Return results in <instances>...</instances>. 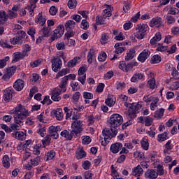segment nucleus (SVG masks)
Instances as JSON below:
<instances>
[{"label": "nucleus", "mask_w": 179, "mask_h": 179, "mask_svg": "<svg viewBox=\"0 0 179 179\" xmlns=\"http://www.w3.org/2000/svg\"><path fill=\"white\" fill-rule=\"evenodd\" d=\"M58 131H61V126H50L49 127V133L53 139H58L59 136Z\"/></svg>", "instance_id": "nucleus-12"}, {"label": "nucleus", "mask_w": 179, "mask_h": 179, "mask_svg": "<svg viewBox=\"0 0 179 179\" xmlns=\"http://www.w3.org/2000/svg\"><path fill=\"white\" fill-rule=\"evenodd\" d=\"M40 157H36L34 159H31V166H34V167H36V166H38V164H40Z\"/></svg>", "instance_id": "nucleus-64"}, {"label": "nucleus", "mask_w": 179, "mask_h": 179, "mask_svg": "<svg viewBox=\"0 0 179 179\" xmlns=\"http://www.w3.org/2000/svg\"><path fill=\"white\" fill-rule=\"evenodd\" d=\"M6 16L7 20L8 17H9L10 19H15V17H17V13L12 10H8V15L6 14Z\"/></svg>", "instance_id": "nucleus-54"}, {"label": "nucleus", "mask_w": 179, "mask_h": 179, "mask_svg": "<svg viewBox=\"0 0 179 179\" xmlns=\"http://www.w3.org/2000/svg\"><path fill=\"white\" fill-rule=\"evenodd\" d=\"M124 106L129 107L128 113L130 117H135V114H138L140 108H142V103L138 102V103H129L128 102H125Z\"/></svg>", "instance_id": "nucleus-6"}, {"label": "nucleus", "mask_w": 179, "mask_h": 179, "mask_svg": "<svg viewBox=\"0 0 179 179\" xmlns=\"http://www.w3.org/2000/svg\"><path fill=\"white\" fill-rule=\"evenodd\" d=\"M162 26V17H154L150 22V27H160Z\"/></svg>", "instance_id": "nucleus-22"}, {"label": "nucleus", "mask_w": 179, "mask_h": 179, "mask_svg": "<svg viewBox=\"0 0 179 179\" xmlns=\"http://www.w3.org/2000/svg\"><path fill=\"white\" fill-rule=\"evenodd\" d=\"M151 64H159L162 62V57L158 55H155L151 58Z\"/></svg>", "instance_id": "nucleus-52"}, {"label": "nucleus", "mask_w": 179, "mask_h": 179, "mask_svg": "<svg viewBox=\"0 0 179 179\" xmlns=\"http://www.w3.org/2000/svg\"><path fill=\"white\" fill-rule=\"evenodd\" d=\"M22 56L23 55L20 53V52H16L13 53L12 62L15 64V62L20 61V59L22 58Z\"/></svg>", "instance_id": "nucleus-39"}, {"label": "nucleus", "mask_w": 179, "mask_h": 179, "mask_svg": "<svg viewBox=\"0 0 179 179\" xmlns=\"http://www.w3.org/2000/svg\"><path fill=\"white\" fill-rule=\"evenodd\" d=\"M157 103H159V98L155 97L152 102L150 103V110L155 111L157 108Z\"/></svg>", "instance_id": "nucleus-47"}, {"label": "nucleus", "mask_w": 179, "mask_h": 179, "mask_svg": "<svg viewBox=\"0 0 179 179\" xmlns=\"http://www.w3.org/2000/svg\"><path fill=\"white\" fill-rule=\"evenodd\" d=\"M131 174L134 177H140L142 176V174H143V169H142V166H141V165H137L136 167H134L132 169Z\"/></svg>", "instance_id": "nucleus-23"}, {"label": "nucleus", "mask_w": 179, "mask_h": 179, "mask_svg": "<svg viewBox=\"0 0 179 179\" xmlns=\"http://www.w3.org/2000/svg\"><path fill=\"white\" fill-rule=\"evenodd\" d=\"M36 133L40 135L41 138H44L47 134V128H45V127L38 125L36 127Z\"/></svg>", "instance_id": "nucleus-30"}, {"label": "nucleus", "mask_w": 179, "mask_h": 179, "mask_svg": "<svg viewBox=\"0 0 179 179\" xmlns=\"http://www.w3.org/2000/svg\"><path fill=\"white\" fill-rule=\"evenodd\" d=\"M155 131H156V127L152 126L150 127V131H146V134L150 138H155V136H156V132H155Z\"/></svg>", "instance_id": "nucleus-44"}, {"label": "nucleus", "mask_w": 179, "mask_h": 179, "mask_svg": "<svg viewBox=\"0 0 179 179\" xmlns=\"http://www.w3.org/2000/svg\"><path fill=\"white\" fill-rule=\"evenodd\" d=\"M124 122V118L122 116L118 113H115L110 115L109 120V125L110 128H114V129H117L118 127L122 124Z\"/></svg>", "instance_id": "nucleus-4"}, {"label": "nucleus", "mask_w": 179, "mask_h": 179, "mask_svg": "<svg viewBox=\"0 0 179 179\" xmlns=\"http://www.w3.org/2000/svg\"><path fill=\"white\" fill-rule=\"evenodd\" d=\"M94 50L90 49L87 55V62L92 64L94 59H96V56L94 55Z\"/></svg>", "instance_id": "nucleus-38"}, {"label": "nucleus", "mask_w": 179, "mask_h": 179, "mask_svg": "<svg viewBox=\"0 0 179 179\" xmlns=\"http://www.w3.org/2000/svg\"><path fill=\"white\" fill-rule=\"evenodd\" d=\"M10 42L13 45L22 44V36H15L10 39Z\"/></svg>", "instance_id": "nucleus-45"}, {"label": "nucleus", "mask_w": 179, "mask_h": 179, "mask_svg": "<svg viewBox=\"0 0 179 179\" xmlns=\"http://www.w3.org/2000/svg\"><path fill=\"white\" fill-rule=\"evenodd\" d=\"M2 163L3 167H5L6 169H9L10 167V158H9V156L4 155L3 157Z\"/></svg>", "instance_id": "nucleus-36"}, {"label": "nucleus", "mask_w": 179, "mask_h": 179, "mask_svg": "<svg viewBox=\"0 0 179 179\" xmlns=\"http://www.w3.org/2000/svg\"><path fill=\"white\" fill-rule=\"evenodd\" d=\"M55 151L54 150H50L49 152H48L46 154H45V157H46V160L48 161V160H52V159H54L55 157Z\"/></svg>", "instance_id": "nucleus-50"}, {"label": "nucleus", "mask_w": 179, "mask_h": 179, "mask_svg": "<svg viewBox=\"0 0 179 179\" xmlns=\"http://www.w3.org/2000/svg\"><path fill=\"white\" fill-rule=\"evenodd\" d=\"M76 157L77 159L79 160L80 159H83V157H86V152H85V150H83V148H79L76 153Z\"/></svg>", "instance_id": "nucleus-40"}, {"label": "nucleus", "mask_w": 179, "mask_h": 179, "mask_svg": "<svg viewBox=\"0 0 179 179\" xmlns=\"http://www.w3.org/2000/svg\"><path fill=\"white\" fill-rule=\"evenodd\" d=\"M87 71V68L85 65L82 66L79 68L78 71V77L77 80L78 82L81 83V85H85L86 83V71Z\"/></svg>", "instance_id": "nucleus-9"}, {"label": "nucleus", "mask_w": 179, "mask_h": 179, "mask_svg": "<svg viewBox=\"0 0 179 179\" xmlns=\"http://www.w3.org/2000/svg\"><path fill=\"white\" fill-rule=\"evenodd\" d=\"M14 135L15 139L18 141H24L26 139V134L23 131H16L13 134Z\"/></svg>", "instance_id": "nucleus-35"}, {"label": "nucleus", "mask_w": 179, "mask_h": 179, "mask_svg": "<svg viewBox=\"0 0 179 179\" xmlns=\"http://www.w3.org/2000/svg\"><path fill=\"white\" fill-rule=\"evenodd\" d=\"M148 85L150 89L153 90V89L156 88V80H155V78L150 79L148 82Z\"/></svg>", "instance_id": "nucleus-61"}, {"label": "nucleus", "mask_w": 179, "mask_h": 179, "mask_svg": "<svg viewBox=\"0 0 179 179\" xmlns=\"http://www.w3.org/2000/svg\"><path fill=\"white\" fill-rule=\"evenodd\" d=\"M167 139H169V131H167L157 135V140L158 142H164V141H167Z\"/></svg>", "instance_id": "nucleus-34"}, {"label": "nucleus", "mask_w": 179, "mask_h": 179, "mask_svg": "<svg viewBox=\"0 0 179 179\" xmlns=\"http://www.w3.org/2000/svg\"><path fill=\"white\" fill-rule=\"evenodd\" d=\"M67 5L69 9H75V8H76V6L78 5V2L76 1V0H69Z\"/></svg>", "instance_id": "nucleus-60"}, {"label": "nucleus", "mask_w": 179, "mask_h": 179, "mask_svg": "<svg viewBox=\"0 0 179 179\" xmlns=\"http://www.w3.org/2000/svg\"><path fill=\"white\" fill-rule=\"evenodd\" d=\"M141 145L143 150H149V141L146 138H143L141 141Z\"/></svg>", "instance_id": "nucleus-41"}, {"label": "nucleus", "mask_w": 179, "mask_h": 179, "mask_svg": "<svg viewBox=\"0 0 179 179\" xmlns=\"http://www.w3.org/2000/svg\"><path fill=\"white\" fill-rule=\"evenodd\" d=\"M105 8H106L103 11V17H96L97 24H104V19H106V17H110V16L112 15L111 13L113 12V8L111 6L106 5Z\"/></svg>", "instance_id": "nucleus-7"}, {"label": "nucleus", "mask_w": 179, "mask_h": 179, "mask_svg": "<svg viewBox=\"0 0 179 179\" xmlns=\"http://www.w3.org/2000/svg\"><path fill=\"white\" fill-rule=\"evenodd\" d=\"M139 143V140L138 139H133L131 141H127L124 146L127 149H129V150H132L134 148H135V145H138Z\"/></svg>", "instance_id": "nucleus-26"}, {"label": "nucleus", "mask_w": 179, "mask_h": 179, "mask_svg": "<svg viewBox=\"0 0 179 179\" xmlns=\"http://www.w3.org/2000/svg\"><path fill=\"white\" fill-rule=\"evenodd\" d=\"M8 20V15L3 10L0 11V24H5V22ZM5 31L3 27H0V36L3 34Z\"/></svg>", "instance_id": "nucleus-15"}, {"label": "nucleus", "mask_w": 179, "mask_h": 179, "mask_svg": "<svg viewBox=\"0 0 179 179\" xmlns=\"http://www.w3.org/2000/svg\"><path fill=\"white\" fill-rule=\"evenodd\" d=\"M76 24V22H75V21L73 20L68 21L65 24L66 30L69 31V30H71V29H73Z\"/></svg>", "instance_id": "nucleus-46"}, {"label": "nucleus", "mask_w": 179, "mask_h": 179, "mask_svg": "<svg viewBox=\"0 0 179 179\" xmlns=\"http://www.w3.org/2000/svg\"><path fill=\"white\" fill-rule=\"evenodd\" d=\"M150 57V50L148 49L143 50L138 56V60L140 62H145Z\"/></svg>", "instance_id": "nucleus-13"}, {"label": "nucleus", "mask_w": 179, "mask_h": 179, "mask_svg": "<svg viewBox=\"0 0 179 179\" xmlns=\"http://www.w3.org/2000/svg\"><path fill=\"white\" fill-rule=\"evenodd\" d=\"M136 66V64L134 63H129L127 64V62L122 61L120 62L119 64V68L121 69V71H123V72H129L134 69V66Z\"/></svg>", "instance_id": "nucleus-11"}, {"label": "nucleus", "mask_w": 179, "mask_h": 179, "mask_svg": "<svg viewBox=\"0 0 179 179\" xmlns=\"http://www.w3.org/2000/svg\"><path fill=\"white\" fill-rule=\"evenodd\" d=\"M63 110L66 114V120H69L73 114V109L69 108L68 106H65Z\"/></svg>", "instance_id": "nucleus-37"}, {"label": "nucleus", "mask_w": 179, "mask_h": 179, "mask_svg": "<svg viewBox=\"0 0 179 179\" xmlns=\"http://www.w3.org/2000/svg\"><path fill=\"white\" fill-rule=\"evenodd\" d=\"M3 99L7 103H8V101H10V99H12V89L7 88L4 90L3 94Z\"/></svg>", "instance_id": "nucleus-27"}, {"label": "nucleus", "mask_w": 179, "mask_h": 179, "mask_svg": "<svg viewBox=\"0 0 179 179\" xmlns=\"http://www.w3.org/2000/svg\"><path fill=\"white\" fill-rule=\"evenodd\" d=\"M164 115V109L160 108L159 110L155 111L154 117L155 118H162Z\"/></svg>", "instance_id": "nucleus-53"}, {"label": "nucleus", "mask_w": 179, "mask_h": 179, "mask_svg": "<svg viewBox=\"0 0 179 179\" xmlns=\"http://www.w3.org/2000/svg\"><path fill=\"white\" fill-rule=\"evenodd\" d=\"M68 73H69V69H62L56 75V78L59 79V78H62V76H65V75H68Z\"/></svg>", "instance_id": "nucleus-42"}, {"label": "nucleus", "mask_w": 179, "mask_h": 179, "mask_svg": "<svg viewBox=\"0 0 179 179\" xmlns=\"http://www.w3.org/2000/svg\"><path fill=\"white\" fill-rule=\"evenodd\" d=\"M143 78H145V76L142 73H136L131 77V82L136 83L138 80H142Z\"/></svg>", "instance_id": "nucleus-32"}, {"label": "nucleus", "mask_w": 179, "mask_h": 179, "mask_svg": "<svg viewBox=\"0 0 179 179\" xmlns=\"http://www.w3.org/2000/svg\"><path fill=\"white\" fill-rule=\"evenodd\" d=\"M145 177L148 179H156L157 178V172L155 169H148L145 173Z\"/></svg>", "instance_id": "nucleus-21"}, {"label": "nucleus", "mask_w": 179, "mask_h": 179, "mask_svg": "<svg viewBox=\"0 0 179 179\" xmlns=\"http://www.w3.org/2000/svg\"><path fill=\"white\" fill-rule=\"evenodd\" d=\"M157 174L158 176H164V169L161 164L157 166Z\"/></svg>", "instance_id": "nucleus-63"}, {"label": "nucleus", "mask_w": 179, "mask_h": 179, "mask_svg": "<svg viewBox=\"0 0 179 179\" xmlns=\"http://www.w3.org/2000/svg\"><path fill=\"white\" fill-rule=\"evenodd\" d=\"M117 134L118 131L115 129H113V128L110 129H104L102 131V135L103 138L101 140V145L102 146H107V145H108V143H110V141H111L113 138H115Z\"/></svg>", "instance_id": "nucleus-1"}, {"label": "nucleus", "mask_w": 179, "mask_h": 179, "mask_svg": "<svg viewBox=\"0 0 179 179\" xmlns=\"http://www.w3.org/2000/svg\"><path fill=\"white\" fill-rule=\"evenodd\" d=\"M43 62V59H38L34 62H30V66L31 68H37V66H40L41 65V63Z\"/></svg>", "instance_id": "nucleus-51"}, {"label": "nucleus", "mask_w": 179, "mask_h": 179, "mask_svg": "<svg viewBox=\"0 0 179 179\" xmlns=\"http://www.w3.org/2000/svg\"><path fill=\"white\" fill-rule=\"evenodd\" d=\"M105 103L106 106L108 107H113L114 106V104H115V101L113 99V98L108 96L106 100H105Z\"/></svg>", "instance_id": "nucleus-57"}, {"label": "nucleus", "mask_w": 179, "mask_h": 179, "mask_svg": "<svg viewBox=\"0 0 179 179\" xmlns=\"http://www.w3.org/2000/svg\"><path fill=\"white\" fill-rule=\"evenodd\" d=\"M80 62V57H76L73 59L70 60L67 63L68 68H73V66H76V64H79Z\"/></svg>", "instance_id": "nucleus-33"}, {"label": "nucleus", "mask_w": 179, "mask_h": 179, "mask_svg": "<svg viewBox=\"0 0 179 179\" xmlns=\"http://www.w3.org/2000/svg\"><path fill=\"white\" fill-rule=\"evenodd\" d=\"M83 145H89L92 142V138L89 136H83L81 137Z\"/></svg>", "instance_id": "nucleus-48"}, {"label": "nucleus", "mask_w": 179, "mask_h": 179, "mask_svg": "<svg viewBox=\"0 0 179 179\" xmlns=\"http://www.w3.org/2000/svg\"><path fill=\"white\" fill-rule=\"evenodd\" d=\"M113 34L115 36V40H117V41H122V40L125 39V36L122 32H120L118 29H115L113 31Z\"/></svg>", "instance_id": "nucleus-28"}, {"label": "nucleus", "mask_w": 179, "mask_h": 179, "mask_svg": "<svg viewBox=\"0 0 179 179\" xmlns=\"http://www.w3.org/2000/svg\"><path fill=\"white\" fill-rule=\"evenodd\" d=\"M115 55L114 57L111 59L112 60L117 59V58H118L117 54H122V52L125 51V48L122 46V43H117L115 45Z\"/></svg>", "instance_id": "nucleus-14"}, {"label": "nucleus", "mask_w": 179, "mask_h": 179, "mask_svg": "<svg viewBox=\"0 0 179 179\" xmlns=\"http://www.w3.org/2000/svg\"><path fill=\"white\" fill-rule=\"evenodd\" d=\"M135 57V49H130L127 56L125 57L126 61H129Z\"/></svg>", "instance_id": "nucleus-49"}, {"label": "nucleus", "mask_w": 179, "mask_h": 179, "mask_svg": "<svg viewBox=\"0 0 179 179\" xmlns=\"http://www.w3.org/2000/svg\"><path fill=\"white\" fill-rule=\"evenodd\" d=\"M168 88L169 90H178L179 89V81H173V80H171V81L169 83Z\"/></svg>", "instance_id": "nucleus-31"}, {"label": "nucleus", "mask_w": 179, "mask_h": 179, "mask_svg": "<svg viewBox=\"0 0 179 179\" xmlns=\"http://www.w3.org/2000/svg\"><path fill=\"white\" fill-rule=\"evenodd\" d=\"M139 121L141 124H144L145 127H150L153 124V118L150 116L147 117H140Z\"/></svg>", "instance_id": "nucleus-17"}, {"label": "nucleus", "mask_w": 179, "mask_h": 179, "mask_svg": "<svg viewBox=\"0 0 179 179\" xmlns=\"http://www.w3.org/2000/svg\"><path fill=\"white\" fill-rule=\"evenodd\" d=\"M51 114L55 117L57 121H62V120H64V112L62 111V108H57L56 110H52L51 111Z\"/></svg>", "instance_id": "nucleus-16"}, {"label": "nucleus", "mask_w": 179, "mask_h": 179, "mask_svg": "<svg viewBox=\"0 0 179 179\" xmlns=\"http://www.w3.org/2000/svg\"><path fill=\"white\" fill-rule=\"evenodd\" d=\"M107 59V54L104 52H101V53L98 56V60L100 62H104Z\"/></svg>", "instance_id": "nucleus-62"}, {"label": "nucleus", "mask_w": 179, "mask_h": 179, "mask_svg": "<svg viewBox=\"0 0 179 179\" xmlns=\"http://www.w3.org/2000/svg\"><path fill=\"white\" fill-rule=\"evenodd\" d=\"M50 31L49 28L44 27L43 29L41 30V34H42L43 37H48L50 36Z\"/></svg>", "instance_id": "nucleus-59"}, {"label": "nucleus", "mask_w": 179, "mask_h": 179, "mask_svg": "<svg viewBox=\"0 0 179 179\" xmlns=\"http://www.w3.org/2000/svg\"><path fill=\"white\" fill-rule=\"evenodd\" d=\"M134 157L135 159H138L140 161H142L143 159H145V155L141 151H135L134 152Z\"/></svg>", "instance_id": "nucleus-43"}, {"label": "nucleus", "mask_w": 179, "mask_h": 179, "mask_svg": "<svg viewBox=\"0 0 179 179\" xmlns=\"http://www.w3.org/2000/svg\"><path fill=\"white\" fill-rule=\"evenodd\" d=\"M13 87L15 90H17V92L23 90V88L24 87V81L22 79H17L13 83Z\"/></svg>", "instance_id": "nucleus-18"}, {"label": "nucleus", "mask_w": 179, "mask_h": 179, "mask_svg": "<svg viewBox=\"0 0 179 179\" xmlns=\"http://www.w3.org/2000/svg\"><path fill=\"white\" fill-rule=\"evenodd\" d=\"M149 30V26L146 24H139L136 28V32L134 33L135 37L138 40H143L146 36V31Z\"/></svg>", "instance_id": "nucleus-5"}, {"label": "nucleus", "mask_w": 179, "mask_h": 179, "mask_svg": "<svg viewBox=\"0 0 179 179\" xmlns=\"http://www.w3.org/2000/svg\"><path fill=\"white\" fill-rule=\"evenodd\" d=\"M31 47H30V45L29 44L24 45V46L22 48V55L24 57L27 56V53L29 52V51H31Z\"/></svg>", "instance_id": "nucleus-58"}, {"label": "nucleus", "mask_w": 179, "mask_h": 179, "mask_svg": "<svg viewBox=\"0 0 179 179\" xmlns=\"http://www.w3.org/2000/svg\"><path fill=\"white\" fill-rule=\"evenodd\" d=\"M110 152L114 154L118 153L121 149H122V143H115L110 145Z\"/></svg>", "instance_id": "nucleus-25"}, {"label": "nucleus", "mask_w": 179, "mask_h": 179, "mask_svg": "<svg viewBox=\"0 0 179 179\" xmlns=\"http://www.w3.org/2000/svg\"><path fill=\"white\" fill-rule=\"evenodd\" d=\"M53 72H58L62 68V60L59 57H54L50 60Z\"/></svg>", "instance_id": "nucleus-10"}, {"label": "nucleus", "mask_w": 179, "mask_h": 179, "mask_svg": "<svg viewBox=\"0 0 179 179\" xmlns=\"http://www.w3.org/2000/svg\"><path fill=\"white\" fill-rule=\"evenodd\" d=\"M65 33V27L62 24H59L53 31V34L50 37V41H55L57 38H61L64 34Z\"/></svg>", "instance_id": "nucleus-8"}, {"label": "nucleus", "mask_w": 179, "mask_h": 179, "mask_svg": "<svg viewBox=\"0 0 179 179\" xmlns=\"http://www.w3.org/2000/svg\"><path fill=\"white\" fill-rule=\"evenodd\" d=\"M162 40V34L160 32H157L153 38H152L150 41V43L151 45H156L157 44L158 41H160Z\"/></svg>", "instance_id": "nucleus-29"}, {"label": "nucleus", "mask_w": 179, "mask_h": 179, "mask_svg": "<svg viewBox=\"0 0 179 179\" xmlns=\"http://www.w3.org/2000/svg\"><path fill=\"white\" fill-rule=\"evenodd\" d=\"M9 59V56L5 57L4 58L0 59V69H3V68L6 66V62Z\"/></svg>", "instance_id": "nucleus-56"}, {"label": "nucleus", "mask_w": 179, "mask_h": 179, "mask_svg": "<svg viewBox=\"0 0 179 179\" xmlns=\"http://www.w3.org/2000/svg\"><path fill=\"white\" fill-rule=\"evenodd\" d=\"M73 120L75 121L71 123V131L75 136H78L83 131V121L78 120V117L75 115L73 116Z\"/></svg>", "instance_id": "nucleus-3"}, {"label": "nucleus", "mask_w": 179, "mask_h": 179, "mask_svg": "<svg viewBox=\"0 0 179 179\" xmlns=\"http://www.w3.org/2000/svg\"><path fill=\"white\" fill-rule=\"evenodd\" d=\"M61 90L59 88H55L52 91L51 99L53 101H59L61 100Z\"/></svg>", "instance_id": "nucleus-20"}, {"label": "nucleus", "mask_w": 179, "mask_h": 179, "mask_svg": "<svg viewBox=\"0 0 179 179\" xmlns=\"http://www.w3.org/2000/svg\"><path fill=\"white\" fill-rule=\"evenodd\" d=\"M46 22L47 19H45V16L43 15V13H39L35 18V23L40 24V26H44Z\"/></svg>", "instance_id": "nucleus-19"}, {"label": "nucleus", "mask_w": 179, "mask_h": 179, "mask_svg": "<svg viewBox=\"0 0 179 179\" xmlns=\"http://www.w3.org/2000/svg\"><path fill=\"white\" fill-rule=\"evenodd\" d=\"M104 87H106V85H104L103 83H100L97 85L95 92L96 93H103L104 91Z\"/></svg>", "instance_id": "nucleus-55"}, {"label": "nucleus", "mask_w": 179, "mask_h": 179, "mask_svg": "<svg viewBox=\"0 0 179 179\" xmlns=\"http://www.w3.org/2000/svg\"><path fill=\"white\" fill-rule=\"evenodd\" d=\"M11 113L14 114L15 118H17V120H24V118H27V117H29L30 115V113H29V110L21 104L16 106L13 110H11Z\"/></svg>", "instance_id": "nucleus-2"}, {"label": "nucleus", "mask_w": 179, "mask_h": 179, "mask_svg": "<svg viewBox=\"0 0 179 179\" xmlns=\"http://www.w3.org/2000/svg\"><path fill=\"white\" fill-rule=\"evenodd\" d=\"M60 135L62 138H65L66 141H72L73 136H75V134H72V131H69L68 130H63Z\"/></svg>", "instance_id": "nucleus-24"}]
</instances>
